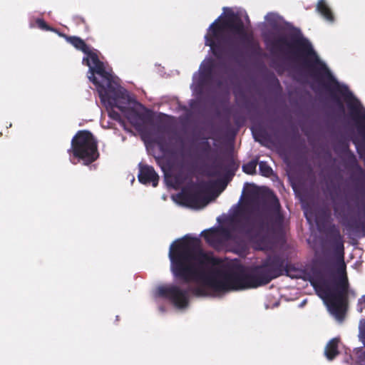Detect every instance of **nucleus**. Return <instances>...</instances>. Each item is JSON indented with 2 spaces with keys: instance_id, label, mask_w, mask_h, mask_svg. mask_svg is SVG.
<instances>
[{
  "instance_id": "2eb2a0df",
  "label": "nucleus",
  "mask_w": 365,
  "mask_h": 365,
  "mask_svg": "<svg viewBox=\"0 0 365 365\" xmlns=\"http://www.w3.org/2000/svg\"><path fill=\"white\" fill-rule=\"evenodd\" d=\"M214 67V61L212 59L207 61L203 65L200 73V81L201 82H205L212 78Z\"/></svg>"
},
{
  "instance_id": "c85d7f7f",
  "label": "nucleus",
  "mask_w": 365,
  "mask_h": 365,
  "mask_svg": "<svg viewBox=\"0 0 365 365\" xmlns=\"http://www.w3.org/2000/svg\"><path fill=\"white\" fill-rule=\"evenodd\" d=\"M363 301L365 303V295L363 296Z\"/></svg>"
},
{
  "instance_id": "a211bd4d",
  "label": "nucleus",
  "mask_w": 365,
  "mask_h": 365,
  "mask_svg": "<svg viewBox=\"0 0 365 365\" xmlns=\"http://www.w3.org/2000/svg\"><path fill=\"white\" fill-rule=\"evenodd\" d=\"M211 172L210 175L218 176L220 175L222 170H226L227 168L224 166L222 161L219 160L214 163L210 167Z\"/></svg>"
},
{
  "instance_id": "b1692460",
  "label": "nucleus",
  "mask_w": 365,
  "mask_h": 365,
  "mask_svg": "<svg viewBox=\"0 0 365 365\" xmlns=\"http://www.w3.org/2000/svg\"><path fill=\"white\" fill-rule=\"evenodd\" d=\"M109 106L110 108V110H109V116L112 119L120 123L122 121V118H121L120 113L118 112L115 111V110H113L114 107H111L110 106Z\"/></svg>"
},
{
  "instance_id": "cd10ccee",
  "label": "nucleus",
  "mask_w": 365,
  "mask_h": 365,
  "mask_svg": "<svg viewBox=\"0 0 365 365\" xmlns=\"http://www.w3.org/2000/svg\"><path fill=\"white\" fill-rule=\"evenodd\" d=\"M359 170H360L361 174L364 175V171H363V170L361 169V167H359Z\"/></svg>"
},
{
  "instance_id": "a878e982",
  "label": "nucleus",
  "mask_w": 365,
  "mask_h": 365,
  "mask_svg": "<svg viewBox=\"0 0 365 365\" xmlns=\"http://www.w3.org/2000/svg\"><path fill=\"white\" fill-rule=\"evenodd\" d=\"M358 363L360 365H365V351L358 352Z\"/></svg>"
},
{
  "instance_id": "4be33fe9",
  "label": "nucleus",
  "mask_w": 365,
  "mask_h": 365,
  "mask_svg": "<svg viewBox=\"0 0 365 365\" xmlns=\"http://www.w3.org/2000/svg\"><path fill=\"white\" fill-rule=\"evenodd\" d=\"M37 26L45 31H56V30L55 29H53L50 26L47 24V23L42 19H37L36 21Z\"/></svg>"
},
{
  "instance_id": "f8f14e48",
  "label": "nucleus",
  "mask_w": 365,
  "mask_h": 365,
  "mask_svg": "<svg viewBox=\"0 0 365 365\" xmlns=\"http://www.w3.org/2000/svg\"><path fill=\"white\" fill-rule=\"evenodd\" d=\"M58 35L64 38L68 43L71 44L77 50L82 51L83 53L89 51V46L80 37L76 36H68L62 33H58Z\"/></svg>"
},
{
  "instance_id": "dca6fc26",
  "label": "nucleus",
  "mask_w": 365,
  "mask_h": 365,
  "mask_svg": "<svg viewBox=\"0 0 365 365\" xmlns=\"http://www.w3.org/2000/svg\"><path fill=\"white\" fill-rule=\"evenodd\" d=\"M173 275L178 279H180V280L182 281L184 283H185V282L183 279L177 277L174 274H173ZM192 282H195V281H190V282H189V283H190ZM195 283H197V282H195ZM186 284H188V282H186ZM197 284H201V286H197V287H189L187 288V290H189V294L191 293V294H192L195 297H205V296H207V290L205 288V287H206V285L203 284L201 282H197ZM208 288H210V287H208Z\"/></svg>"
},
{
  "instance_id": "6e6552de",
  "label": "nucleus",
  "mask_w": 365,
  "mask_h": 365,
  "mask_svg": "<svg viewBox=\"0 0 365 365\" xmlns=\"http://www.w3.org/2000/svg\"><path fill=\"white\" fill-rule=\"evenodd\" d=\"M205 183H192L182 189L178 195V197L185 205L194 208H200L205 206L208 198L204 195Z\"/></svg>"
},
{
  "instance_id": "20e7f679",
  "label": "nucleus",
  "mask_w": 365,
  "mask_h": 365,
  "mask_svg": "<svg viewBox=\"0 0 365 365\" xmlns=\"http://www.w3.org/2000/svg\"><path fill=\"white\" fill-rule=\"evenodd\" d=\"M232 35L239 36L242 42L249 46L252 43V35L247 32L242 19L237 14L229 13L222 19L220 16L210 25L205 44L217 60H236L241 55Z\"/></svg>"
},
{
  "instance_id": "f3484780",
  "label": "nucleus",
  "mask_w": 365,
  "mask_h": 365,
  "mask_svg": "<svg viewBox=\"0 0 365 365\" xmlns=\"http://www.w3.org/2000/svg\"><path fill=\"white\" fill-rule=\"evenodd\" d=\"M280 19V16L274 13H268L265 16V20L267 21L269 25L275 29L279 27Z\"/></svg>"
},
{
  "instance_id": "5701e85b",
  "label": "nucleus",
  "mask_w": 365,
  "mask_h": 365,
  "mask_svg": "<svg viewBox=\"0 0 365 365\" xmlns=\"http://www.w3.org/2000/svg\"><path fill=\"white\" fill-rule=\"evenodd\" d=\"M359 337V340L362 342L365 347V320L364 322H361Z\"/></svg>"
},
{
  "instance_id": "1a4fd4ad",
  "label": "nucleus",
  "mask_w": 365,
  "mask_h": 365,
  "mask_svg": "<svg viewBox=\"0 0 365 365\" xmlns=\"http://www.w3.org/2000/svg\"><path fill=\"white\" fill-rule=\"evenodd\" d=\"M158 295L170 300L176 307L185 308L189 304V290L177 285L161 286L158 289Z\"/></svg>"
},
{
  "instance_id": "c756f323",
  "label": "nucleus",
  "mask_w": 365,
  "mask_h": 365,
  "mask_svg": "<svg viewBox=\"0 0 365 365\" xmlns=\"http://www.w3.org/2000/svg\"><path fill=\"white\" fill-rule=\"evenodd\" d=\"M180 143H181L182 147H183V141L182 140H180Z\"/></svg>"
},
{
  "instance_id": "f257e3e1",
  "label": "nucleus",
  "mask_w": 365,
  "mask_h": 365,
  "mask_svg": "<svg viewBox=\"0 0 365 365\" xmlns=\"http://www.w3.org/2000/svg\"><path fill=\"white\" fill-rule=\"evenodd\" d=\"M171 270L185 282H201L218 292L257 288L287 274L288 264L279 255H268L259 264L245 267L240 264L227 265L224 269L212 267L220 259L205 252L196 237H185L170 247Z\"/></svg>"
},
{
  "instance_id": "ddd939ff",
  "label": "nucleus",
  "mask_w": 365,
  "mask_h": 365,
  "mask_svg": "<svg viewBox=\"0 0 365 365\" xmlns=\"http://www.w3.org/2000/svg\"><path fill=\"white\" fill-rule=\"evenodd\" d=\"M316 11L327 21L331 23L334 22V14L325 0L318 1L316 6Z\"/></svg>"
},
{
  "instance_id": "412c9836",
  "label": "nucleus",
  "mask_w": 365,
  "mask_h": 365,
  "mask_svg": "<svg viewBox=\"0 0 365 365\" xmlns=\"http://www.w3.org/2000/svg\"><path fill=\"white\" fill-rule=\"evenodd\" d=\"M259 173L262 175L269 177L272 174V169L267 162L261 161L259 163Z\"/></svg>"
},
{
  "instance_id": "7ed1b4c3",
  "label": "nucleus",
  "mask_w": 365,
  "mask_h": 365,
  "mask_svg": "<svg viewBox=\"0 0 365 365\" xmlns=\"http://www.w3.org/2000/svg\"><path fill=\"white\" fill-rule=\"evenodd\" d=\"M284 215L277 197L272 195L261 207L241 210L232 220V235L227 228L219 227L204 230L205 240L214 248L225 241L239 240L242 245L250 244L255 250L267 251L273 247V237L282 231Z\"/></svg>"
},
{
  "instance_id": "9d476101",
  "label": "nucleus",
  "mask_w": 365,
  "mask_h": 365,
  "mask_svg": "<svg viewBox=\"0 0 365 365\" xmlns=\"http://www.w3.org/2000/svg\"><path fill=\"white\" fill-rule=\"evenodd\" d=\"M86 57L83 58V63L89 67V71L91 72V76L94 73L98 75H107L103 63L100 61L96 53L92 51L89 48L88 53H85Z\"/></svg>"
},
{
  "instance_id": "9b49d317",
  "label": "nucleus",
  "mask_w": 365,
  "mask_h": 365,
  "mask_svg": "<svg viewBox=\"0 0 365 365\" xmlns=\"http://www.w3.org/2000/svg\"><path fill=\"white\" fill-rule=\"evenodd\" d=\"M138 178L139 182L142 184L148 185L152 183L153 187H156L159 181V176L153 167L143 163L139 164Z\"/></svg>"
},
{
  "instance_id": "4468645a",
  "label": "nucleus",
  "mask_w": 365,
  "mask_h": 365,
  "mask_svg": "<svg viewBox=\"0 0 365 365\" xmlns=\"http://www.w3.org/2000/svg\"><path fill=\"white\" fill-rule=\"evenodd\" d=\"M339 340L338 339L334 338L327 343L325 347L324 354L329 360H333L337 355H339Z\"/></svg>"
},
{
  "instance_id": "39448f33",
  "label": "nucleus",
  "mask_w": 365,
  "mask_h": 365,
  "mask_svg": "<svg viewBox=\"0 0 365 365\" xmlns=\"http://www.w3.org/2000/svg\"><path fill=\"white\" fill-rule=\"evenodd\" d=\"M105 84L98 81L94 76H89V80L97 87L101 101L111 107L118 108L136 129H140L144 123L151 120L150 113H139L133 108L127 106L133 103L128 92L121 87L113 75L107 71V75H99Z\"/></svg>"
},
{
  "instance_id": "aec40b11",
  "label": "nucleus",
  "mask_w": 365,
  "mask_h": 365,
  "mask_svg": "<svg viewBox=\"0 0 365 365\" xmlns=\"http://www.w3.org/2000/svg\"><path fill=\"white\" fill-rule=\"evenodd\" d=\"M332 230H332L333 234H334V237H336V251L341 252V255H343L344 244H343V241H342L339 230L336 229L334 226H333Z\"/></svg>"
},
{
  "instance_id": "bb28decb",
  "label": "nucleus",
  "mask_w": 365,
  "mask_h": 365,
  "mask_svg": "<svg viewBox=\"0 0 365 365\" xmlns=\"http://www.w3.org/2000/svg\"><path fill=\"white\" fill-rule=\"evenodd\" d=\"M76 22L77 23H83V24H85L86 21L84 19V18L81 17V16H76Z\"/></svg>"
},
{
  "instance_id": "393cba45",
  "label": "nucleus",
  "mask_w": 365,
  "mask_h": 365,
  "mask_svg": "<svg viewBox=\"0 0 365 365\" xmlns=\"http://www.w3.org/2000/svg\"><path fill=\"white\" fill-rule=\"evenodd\" d=\"M155 142L158 144V145L159 146L160 150L163 151V152H165L168 150L167 149V145L165 142V140L163 137H158L155 140Z\"/></svg>"
},
{
  "instance_id": "6ab92c4d",
  "label": "nucleus",
  "mask_w": 365,
  "mask_h": 365,
  "mask_svg": "<svg viewBox=\"0 0 365 365\" xmlns=\"http://www.w3.org/2000/svg\"><path fill=\"white\" fill-rule=\"evenodd\" d=\"M257 165V160H252L242 165V170L248 175H254L256 173Z\"/></svg>"
},
{
  "instance_id": "0eeeda50",
  "label": "nucleus",
  "mask_w": 365,
  "mask_h": 365,
  "mask_svg": "<svg viewBox=\"0 0 365 365\" xmlns=\"http://www.w3.org/2000/svg\"><path fill=\"white\" fill-rule=\"evenodd\" d=\"M68 152H72L74 157L83 160L86 165L91 164L99 157L97 141L93 135L86 130L76 133L72 138L71 148Z\"/></svg>"
},
{
  "instance_id": "423d86ee",
  "label": "nucleus",
  "mask_w": 365,
  "mask_h": 365,
  "mask_svg": "<svg viewBox=\"0 0 365 365\" xmlns=\"http://www.w3.org/2000/svg\"><path fill=\"white\" fill-rule=\"evenodd\" d=\"M311 284L318 294L327 300L331 312L339 320L344 319L349 292V283L346 272V266L343 262L337 269V276L331 286L327 279L314 278Z\"/></svg>"
},
{
  "instance_id": "f03ea898",
  "label": "nucleus",
  "mask_w": 365,
  "mask_h": 365,
  "mask_svg": "<svg viewBox=\"0 0 365 365\" xmlns=\"http://www.w3.org/2000/svg\"><path fill=\"white\" fill-rule=\"evenodd\" d=\"M263 38L272 53L283 55L295 63L302 62V68L308 71L312 78L319 83L326 81L324 86L330 92L337 108L336 116L339 118L345 113L344 103L334 93H338L346 103L349 110L347 116L355 123L359 130H363L365 134V108L361 101L346 85L340 83L335 78L299 29L294 28L287 34L278 35L274 38L269 34H264Z\"/></svg>"
}]
</instances>
